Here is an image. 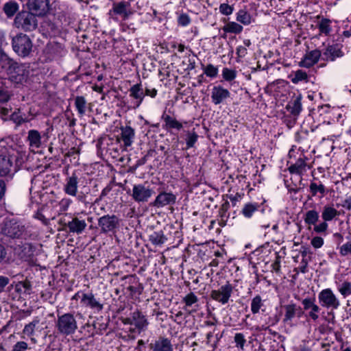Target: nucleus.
Wrapping results in <instances>:
<instances>
[{
  "instance_id": "1",
  "label": "nucleus",
  "mask_w": 351,
  "mask_h": 351,
  "mask_svg": "<svg viewBox=\"0 0 351 351\" xmlns=\"http://www.w3.org/2000/svg\"><path fill=\"white\" fill-rule=\"evenodd\" d=\"M2 60V68L6 69L12 82L21 84L26 80L29 71L24 64H19L9 58H3Z\"/></svg>"
},
{
  "instance_id": "2",
  "label": "nucleus",
  "mask_w": 351,
  "mask_h": 351,
  "mask_svg": "<svg viewBox=\"0 0 351 351\" xmlns=\"http://www.w3.org/2000/svg\"><path fill=\"white\" fill-rule=\"evenodd\" d=\"M55 328L57 332L61 335L68 336L74 334L77 329V323L73 313H58Z\"/></svg>"
},
{
  "instance_id": "3",
  "label": "nucleus",
  "mask_w": 351,
  "mask_h": 351,
  "mask_svg": "<svg viewBox=\"0 0 351 351\" xmlns=\"http://www.w3.org/2000/svg\"><path fill=\"white\" fill-rule=\"evenodd\" d=\"M19 157V153L14 150L0 155V177L11 176L17 171Z\"/></svg>"
},
{
  "instance_id": "4",
  "label": "nucleus",
  "mask_w": 351,
  "mask_h": 351,
  "mask_svg": "<svg viewBox=\"0 0 351 351\" xmlns=\"http://www.w3.org/2000/svg\"><path fill=\"white\" fill-rule=\"evenodd\" d=\"M121 219L114 214L100 217L97 225L101 234H115L121 227Z\"/></svg>"
},
{
  "instance_id": "5",
  "label": "nucleus",
  "mask_w": 351,
  "mask_h": 351,
  "mask_svg": "<svg viewBox=\"0 0 351 351\" xmlns=\"http://www.w3.org/2000/svg\"><path fill=\"white\" fill-rule=\"evenodd\" d=\"M12 45L14 52L21 57H28L32 52V41L26 34H19L14 36Z\"/></svg>"
},
{
  "instance_id": "6",
  "label": "nucleus",
  "mask_w": 351,
  "mask_h": 351,
  "mask_svg": "<svg viewBox=\"0 0 351 351\" xmlns=\"http://www.w3.org/2000/svg\"><path fill=\"white\" fill-rule=\"evenodd\" d=\"M36 16L37 15L32 12H23L16 15L14 23L17 27L21 28L24 31H32L37 27Z\"/></svg>"
},
{
  "instance_id": "7",
  "label": "nucleus",
  "mask_w": 351,
  "mask_h": 351,
  "mask_svg": "<svg viewBox=\"0 0 351 351\" xmlns=\"http://www.w3.org/2000/svg\"><path fill=\"white\" fill-rule=\"evenodd\" d=\"M318 300L321 306L332 310L340 306V302L331 289L322 290L318 294Z\"/></svg>"
},
{
  "instance_id": "8",
  "label": "nucleus",
  "mask_w": 351,
  "mask_h": 351,
  "mask_svg": "<svg viewBox=\"0 0 351 351\" xmlns=\"http://www.w3.org/2000/svg\"><path fill=\"white\" fill-rule=\"evenodd\" d=\"M232 292L233 286L229 282H227L218 289L212 290L210 297L221 304H226L228 302Z\"/></svg>"
},
{
  "instance_id": "9",
  "label": "nucleus",
  "mask_w": 351,
  "mask_h": 351,
  "mask_svg": "<svg viewBox=\"0 0 351 351\" xmlns=\"http://www.w3.org/2000/svg\"><path fill=\"white\" fill-rule=\"evenodd\" d=\"M343 45L339 43L328 44L322 51V60L327 62H335L337 58L344 56Z\"/></svg>"
},
{
  "instance_id": "10",
  "label": "nucleus",
  "mask_w": 351,
  "mask_h": 351,
  "mask_svg": "<svg viewBox=\"0 0 351 351\" xmlns=\"http://www.w3.org/2000/svg\"><path fill=\"white\" fill-rule=\"evenodd\" d=\"M80 179V173L79 171H75L71 175L68 174L64 180V192L70 196H77Z\"/></svg>"
},
{
  "instance_id": "11",
  "label": "nucleus",
  "mask_w": 351,
  "mask_h": 351,
  "mask_svg": "<svg viewBox=\"0 0 351 351\" xmlns=\"http://www.w3.org/2000/svg\"><path fill=\"white\" fill-rule=\"evenodd\" d=\"M134 12L131 9L130 2L120 1L118 3H112V8L109 12V15L111 18L114 19L113 15L120 16L123 20L128 19Z\"/></svg>"
},
{
  "instance_id": "12",
  "label": "nucleus",
  "mask_w": 351,
  "mask_h": 351,
  "mask_svg": "<svg viewBox=\"0 0 351 351\" xmlns=\"http://www.w3.org/2000/svg\"><path fill=\"white\" fill-rule=\"evenodd\" d=\"M154 194V191L149 186L139 184L134 185L132 197L136 202H147Z\"/></svg>"
},
{
  "instance_id": "13",
  "label": "nucleus",
  "mask_w": 351,
  "mask_h": 351,
  "mask_svg": "<svg viewBox=\"0 0 351 351\" xmlns=\"http://www.w3.org/2000/svg\"><path fill=\"white\" fill-rule=\"evenodd\" d=\"M25 226L14 219L7 221L2 229L3 234L9 237L19 238L25 232Z\"/></svg>"
},
{
  "instance_id": "14",
  "label": "nucleus",
  "mask_w": 351,
  "mask_h": 351,
  "mask_svg": "<svg viewBox=\"0 0 351 351\" xmlns=\"http://www.w3.org/2000/svg\"><path fill=\"white\" fill-rule=\"evenodd\" d=\"M282 308L284 310L282 322L286 324L291 325L293 318L295 317H300L303 314L302 308L293 302L282 306Z\"/></svg>"
},
{
  "instance_id": "15",
  "label": "nucleus",
  "mask_w": 351,
  "mask_h": 351,
  "mask_svg": "<svg viewBox=\"0 0 351 351\" xmlns=\"http://www.w3.org/2000/svg\"><path fill=\"white\" fill-rule=\"evenodd\" d=\"M64 53L62 45L56 42L49 43L43 50V54L46 59L49 61L63 56Z\"/></svg>"
},
{
  "instance_id": "16",
  "label": "nucleus",
  "mask_w": 351,
  "mask_h": 351,
  "mask_svg": "<svg viewBox=\"0 0 351 351\" xmlns=\"http://www.w3.org/2000/svg\"><path fill=\"white\" fill-rule=\"evenodd\" d=\"M117 141L122 142L125 148L132 146L135 140V130L130 125L121 126Z\"/></svg>"
},
{
  "instance_id": "17",
  "label": "nucleus",
  "mask_w": 351,
  "mask_h": 351,
  "mask_svg": "<svg viewBox=\"0 0 351 351\" xmlns=\"http://www.w3.org/2000/svg\"><path fill=\"white\" fill-rule=\"evenodd\" d=\"M64 226L69 229L70 233L81 234L85 230L87 223L82 217L74 216L71 217V219L65 223Z\"/></svg>"
},
{
  "instance_id": "18",
  "label": "nucleus",
  "mask_w": 351,
  "mask_h": 351,
  "mask_svg": "<svg viewBox=\"0 0 351 351\" xmlns=\"http://www.w3.org/2000/svg\"><path fill=\"white\" fill-rule=\"evenodd\" d=\"M307 160L308 158L303 155L298 158L293 163L289 162V166L288 167V170L290 173L296 174L302 177V176L310 168L307 165Z\"/></svg>"
},
{
  "instance_id": "19",
  "label": "nucleus",
  "mask_w": 351,
  "mask_h": 351,
  "mask_svg": "<svg viewBox=\"0 0 351 351\" xmlns=\"http://www.w3.org/2000/svg\"><path fill=\"white\" fill-rule=\"evenodd\" d=\"M81 304L85 307L90 308L97 312L101 311L104 308L103 304L101 303L99 299L95 297L92 292L82 293Z\"/></svg>"
},
{
  "instance_id": "20",
  "label": "nucleus",
  "mask_w": 351,
  "mask_h": 351,
  "mask_svg": "<svg viewBox=\"0 0 351 351\" xmlns=\"http://www.w3.org/2000/svg\"><path fill=\"white\" fill-rule=\"evenodd\" d=\"M176 196L169 192L162 191L156 196L155 200L151 203L152 206L162 208L167 205H172L176 203Z\"/></svg>"
},
{
  "instance_id": "21",
  "label": "nucleus",
  "mask_w": 351,
  "mask_h": 351,
  "mask_svg": "<svg viewBox=\"0 0 351 351\" xmlns=\"http://www.w3.org/2000/svg\"><path fill=\"white\" fill-rule=\"evenodd\" d=\"M302 304L304 311H308V316L313 321H317L319 318V312L320 307L315 304V298H306L302 300Z\"/></svg>"
},
{
  "instance_id": "22",
  "label": "nucleus",
  "mask_w": 351,
  "mask_h": 351,
  "mask_svg": "<svg viewBox=\"0 0 351 351\" xmlns=\"http://www.w3.org/2000/svg\"><path fill=\"white\" fill-rule=\"evenodd\" d=\"M29 10L37 16L45 15L49 10L48 0H28Z\"/></svg>"
},
{
  "instance_id": "23",
  "label": "nucleus",
  "mask_w": 351,
  "mask_h": 351,
  "mask_svg": "<svg viewBox=\"0 0 351 351\" xmlns=\"http://www.w3.org/2000/svg\"><path fill=\"white\" fill-rule=\"evenodd\" d=\"M132 321L133 325L136 326L138 334L145 331L149 324L145 315L138 309H136L132 312Z\"/></svg>"
},
{
  "instance_id": "24",
  "label": "nucleus",
  "mask_w": 351,
  "mask_h": 351,
  "mask_svg": "<svg viewBox=\"0 0 351 351\" xmlns=\"http://www.w3.org/2000/svg\"><path fill=\"white\" fill-rule=\"evenodd\" d=\"M130 97L132 98L133 108H137L140 106L145 97L144 89L141 83L132 86L129 89Z\"/></svg>"
},
{
  "instance_id": "25",
  "label": "nucleus",
  "mask_w": 351,
  "mask_h": 351,
  "mask_svg": "<svg viewBox=\"0 0 351 351\" xmlns=\"http://www.w3.org/2000/svg\"><path fill=\"white\" fill-rule=\"evenodd\" d=\"M322 58V51L319 49H314L307 51L300 62L303 67L310 68L315 64L320 58Z\"/></svg>"
},
{
  "instance_id": "26",
  "label": "nucleus",
  "mask_w": 351,
  "mask_h": 351,
  "mask_svg": "<svg viewBox=\"0 0 351 351\" xmlns=\"http://www.w3.org/2000/svg\"><path fill=\"white\" fill-rule=\"evenodd\" d=\"M230 97V91L221 86H215L212 89L211 99L215 105L223 103Z\"/></svg>"
},
{
  "instance_id": "27",
  "label": "nucleus",
  "mask_w": 351,
  "mask_h": 351,
  "mask_svg": "<svg viewBox=\"0 0 351 351\" xmlns=\"http://www.w3.org/2000/svg\"><path fill=\"white\" fill-rule=\"evenodd\" d=\"M149 348L153 351H173L171 341L162 336L158 337L154 343H150Z\"/></svg>"
},
{
  "instance_id": "28",
  "label": "nucleus",
  "mask_w": 351,
  "mask_h": 351,
  "mask_svg": "<svg viewBox=\"0 0 351 351\" xmlns=\"http://www.w3.org/2000/svg\"><path fill=\"white\" fill-rule=\"evenodd\" d=\"M12 96L11 92L7 88H0V114L2 117L8 116L10 107H8V102Z\"/></svg>"
},
{
  "instance_id": "29",
  "label": "nucleus",
  "mask_w": 351,
  "mask_h": 351,
  "mask_svg": "<svg viewBox=\"0 0 351 351\" xmlns=\"http://www.w3.org/2000/svg\"><path fill=\"white\" fill-rule=\"evenodd\" d=\"M161 119L165 123L162 125L163 128L168 132H171L173 129L180 131L183 128L182 123L178 121L176 118L166 114L165 112H163Z\"/></svg>"
},
{
  "instance_id": "30",
  "label": "nucleus",
  "mask_w": 351,
  "mask_h": 351,
  "mask_svg": "<svg viewBox=\"0 0 351 351\" xmlns=\"http://www.w3.org/2000/svg\"><path fill=\"white\" fill-rule=\"evenodd\" d=\"M309 193L310 195L308 196V199H311L313 197H316L317 194H319V198L324 197L328 193L326 186L322 183V182H311L309 185Z\"/></svg>"
},
{
  "instance_id": "31",
  "label": "nucleus",
  "mask_w": 351,
  "mask_h": 351,
  "mask_svg": "<svg viewBox=\"0 0 351 351\" xmlns=\"http://www.w3.org/2000/svg\"><path fill=\"white\" fill-rule=\"evenodd\" d=\"M286 109L293 117V123H295L296 117L300 114L302 110L301 97L298 96L291 99L287 105Z\"/></svg>"
},
{
  "instance_id": "32",
  "label": "nucleus",
  "mask_w": 351,
  "mask_h": 351,
  "mask_svg": "<svg viewBox=\"0 0 351 351\" xmlns=\"http://www.w3.org/2000/svg\"><path fill=\"white\" fill-rule=\"evenodd\" d=\"M339 211L332 206L326 204L323 206L322 210V219L325 221H331L339 215Z\"/></svg>"
},
{
  "instance_id": "33",
  "label": "nucleus",
  "mask_w": 351,
  "mask_h": 351,
  "mask_svg": "<svg viewBox=\"0 0 351 351\" xmlns=\"http://www.w3.org/2000/svg\"><path fill=\"white\" fill-rule=\"evenodd\" d=\"M27 141L32 148H39L41 145V136L40 132L36 130H30L28 132Z\"/></svg>"
},
{
  "instance_id": "34",
  "label": "nucleus",
  "mask_w": 351,
  "mask_h": 351,
  "mask_svg": "<svg viewBox=\"0 0 351 351\" xmlns=\"http://www.w3.org/2000/svg\"><path fill=\"white\" fill-rule=\"evenodd\" d=\"M331 21L326 18H322L321 21L317 23V27L319 32V35L329 36L332 32L330 25Z\"/></svg>"
},
{
  "instance_id": "35",
  "label": "nucleus",
  "mask_w": 351,
  "mask_h": 351,
  "mask_svg": "<svg viewBox=\"0 0 351 351\" xmlns=\"http://www.w3.org/2000/svg\"><path fill=\"white\" fill-rule=\"evenodd\" d=\"M167 240L162 230L156 231L149 236V241L154 245H161Z\"/></svg>"
},
{
  "instance_id": "36",
  "label": "nucleus",
  "mask_w": 351,
  "mask_h": 351,
  "mask_svg": "<svg viewBox=\"0 0 351 351\" xmlns=\"http://www.w3.org/2000/svg\"><path fill=\"white\" fill-rule=\"evenodd\" d=\"M319 218V214L316 210H308L304 217V223L308 226H314L317 223Z\"/></svg>"
},
{
  "instance_id": "37",
  "label": "nucleus",
  "mask_w": 351,
  "mask_h": 351,
  "mask_svg": "<svg viewBox=\"0 0 351 351\" xmlns=\"http://www.w3.org/2000/svg\"><path fill=\"white\" fill-rule=\"evenodd\" d=\"M261 206L258 203H247L241 210L242 215L246 218H251L253 214L260 208Z\"/></svg>"
},
{
  "instance_id": "38",
  "label": "nucleus",
  "mask_w": 351,
  "mask_h": 351,
  "mask_svg": "<svg viewBox=\"0 0 351 351\" xmlns=\"http://www.w3.org/2000/svg\"><path fill=\"white\" fill-rule=\"evenodd\" d=\"M87 101L84 97L77 96L75 98V106L77 110V113L80 117H83L86 111Z\"/></svg>"
},
{
  "instance_id": "39",
  "label": "nucleus",
  "mask_w": 351,
  "mask_h": 351,
  "mask_svg": "<svg viewBox=\"0 0 351 351\" xmlns=\"http://www.w3.org/2000/svg\"><path fill=\"white\" fill-rule=\"evenodd\" d=\"M19 4L14 1H10L3 5V10L8 17L13 16L18 11Z\"/></svg>"
},
{
  "instance_id": "40",
  "label": "nucleus",
  "mask_w": 351,
  "mask_h": 351,
  "mask_svg": "<svg viewBox=\"0 0 351 351\" xmlns=\"http://www.w3.org/2000/svg\"><path fill=\"white\" fill-rule=\"evenodd\" d=\"M237 20L245 25L250 24L252 17L250 13L245 10H240L237 14Z\"/></svg>"
},
{
  "instance_id": "41",
  "label": "nucleus",
  "mask_w": 351,
  "mask_h": 351,
  "mask_svg": "<svg viewBox=\"0 0 351 351\" xmlns=\"http://www.w3.org/2000/svg\"><path fill=\"white\" fill-rule=\"evenodd\" d=\"M198 301L197 296L193 292L189 293L182 298V302L185 304L184 309L191 307L193 305L197 306Z\"/></svg>"
},
{
  "instance_id": "42",
  "label": "nucleus",
  "mask_w": 351,
  "mask_h": 351,
  "mask_svg": "<svg viewBox=\"0 0 351 351\" xmlns=\"http://www.w3.org/2000/svg\"><path fill=\"white\" fill-rule=\"evenodd\" d=\"M290 77H291V82L295 84L299 83L300 82H302V81L307 82L308 81L307 73L305 71L300 70V69L293 73L290 75Z\"/></svg>"
},
{
  "instance_id": "43",
  "label": "nucleus",
  "mask_w": 351,
  "mask_h": 351,
  "mask_svg": "<svg viewBox=\"0 0 351 351\" xmlns=\"http://www.w3.org/2000/svg\"><path fill=\"white\" fill-rule=\"evenodd\" d=\"M264 306L263 300L261 295H257L252 298L251 302V311L253 314H257Z\"/></svg>"
},
{
  "instance_id": "44",
  "label": "nucleus",
  "mask_w": 351,
  "mask_h": 351,
  "mask_svg": "<svg viewBox=\"0 0 351 351\" xmlns=\"http://www.w3.org/2000/svg\"><path fill=\"white\" fill-rule=\"evenodd\" d=\"M223 30L227 33L239 34L243 31V27L236 22H229L223 26Z\"/></svg>"
},
{
  "instance_id": "45",
  "label": "nucleus",
  "mask_w": 351,
  "mask_h": 351,
  "mask_svg": "<svg viewBox=\"0 0 351 351\" xmlns=\"http://www.w3.org/2000/svg\"><path fill=\"white\" fill-rule=\"evenodd\" d=\"M337 289L343 298H346L351 295V282L345 280L338 285Z\"/></svg>"
},
{
  "instance_id": "46",
  "label": "nucleus",
  "mask_w": 351,
  "mask_h": 351,
  "mask_svg": "<svg viewBox=\"0 0 351 351\" xmlns=\"http://www.w3.org/2000/svg\"><path fill=\"white\" fill-rule=\"evenodd\" d=\"M38 323L39 319L38 318H35L32 322H29L28 324H26L23 330V334L28 337L32 336L34 333L35 328L38 324Z\"/></svg>"
},
{
  "instance_id": "47",
  "label": "nucleus",
  "mask_w": 351,
  "mask_h": 351,
  "mask_svg": "<svg viewBox=\"0 0 351 351\" xmlns=\"http://www.w3.org/2000/svg\"><path fill=\"white\" fill-rule=\"evenodd\" d=\"M198 138V135L195 132H188L186 134V148L193 147Z\"/></svg>"
},
{
  "instance_id": "48",
  "label": "nucleus",
  "mask_w": 351,
  "mask_h": 351,
  "mask_svg": "<svg viewBox=\"0 0 351 351\" xmlns=\"http://www.w3.org/2000/svg\"><path fill=\"white\" fill-rule=\"evenodd\" d=\"M155 155L156 151L154 149L148 150L147 154L143 158L136 161V163L134 165V169H137L138 167L145 165L149 158H152L155 156Z\"/></svg>"
},
{
  "instance_id": "49",
  "label": "nucleus",
  "mask_w": 351,
  "mask_h": 351,
  "mask_svg": "<svg viewBox=\"0 0 351 351\" xmlns=\"http://www.w3.org/2000/svg\"><path fill=\"white\" fill-rule=\"evenodd\" d=\"M222 76L226 81L230 82L236 78L237 71L226 67L223 69Z\"/></svg>"
},
{
  "instance_id": "50",
  "label": "nucleus",
  "mask_w": 351,
  "mask_h": 351,
  "mask_svg": "<svg viewBox=\"0 0 351 351\" xmlns=\"http://www.w3.org/2000/svg\"><path fill=\"white\" fill-rule=\"evenodd\" d=\"M204 73L208 77H215L218 74V69L209 64L204 68Z\"/></svg>"
},
{
  "instance_id": "51",
  "label": "nucleus",
  "mask_w": 351,
  "mask_h": 351,
  "mask_svg": "<svg viewBox=\"0 0 351 351\" xmlns=\"http://www.w3.org/2000/svg\"><path fill=\"white\" fill-rule=\"evenodd\" d=\"M21 288L24 289V292L30 294V291L32 289V284L30 281L25 280L22 282H19V284L16 285V289L17 291H21Z\"/></svg>"
},
{
  "instance_id": "52",
  "label": "nucleus",
  "mask_w": 351,
  "mask_h": 351,
  "mask_svg": "<svg viewBox=\"0 0 351 351\" xmlns=\"http://www.w3.org/2000/svg\"><path fill=\"white\" fill-rule=\"evenodd\" d=\"M328 228V225L327 223V221H322L319 224L315 223V225L313 226V231L317 234H323L326 233Z\"/></svg>"
},
{
  "instance_id": "53",
  "label": "nucleus",
  "mask_w": 351,
  "mask_h": 351,
  "mask_svg": "<svg viewBox=\"0 0 351 351\" xmlns=\"http://www.w3.org/2000/svg\"><path fill=\"white\" fill-rule=\"evenodd\" d=\"M234 340L236 343V346L243 350L246 342L244 335L242 333H236Z\"/></svg>"
},
{
  "instance_id": "54",
  "label": "nucleus",
  "mask_w": 351,
  "mask_h": 351,
  "mask_svg": "<svg viewBox=\"0 0 351 351\" xmlns=\"http://www.w3.org/2000/svg\"><path fill=\"white\" fill-rule=\"evenodd\" d=\"M127 289L130 292L132 295L135 294L141 295L143 291V286L142 284L138 283L136 286H129Z\"/></svg>"
},
{
  "instance_id": "55",
  "label": "nucleus",
  "mask_w": 351,
  "mask_h": 351,
  "mask_svg": "<svg viewBox=\"0 0 351 351\" xmlns=\"http://www.w3.org/2000/svg\"><path fill=\"white\" fill-rule=\"evenodd\" d=\"M339 254L342 256L351 254V242H347L342 245L339 248Z\"/></svg>"
},
{
  "instance_id": "56",
  "label": "nucleus",
  "mask_w": 351,
  "mask_h": 351,
  "mask_svg": "<svg viewBox=\"0 0 351 351\" xmlns=\"http://www.w3.org/2000/svg\"><path fill=\"white\" fill-rule=\"evenodd\" d=\"M219 12L223 15H230L233 12V7L228 5V3H221L219 5Z\"/></svg>"
},
{
  "instance_id": "57",
  "label": "nucleus",
  "mask_w": 351,
  "mask_h": 351,
  "mask_svg": "<svg viewBox=\"0 0 351 351\" xmlns=\"http://www.w3.org/2000/svg\"><path fill=\"white\" fill-rule=\"evenodd\" d=\"M294 272H296V274H298L299 272H302V274H306L308 272V261L306 258H302L300 266L299 267L295 268L293 269Z\"/></svg>"
},
{
  "instance_id": "58",
  "label": "nucleus",
  "mask_w": 351,
  "mask_h": 351,
  "mask_svg": "<svg viewBox=\"0 0 351 351\" xmlns=\"http://www.w3.org/2000/svg\"><path fill=\"white\" fill-rule=\"evenodd\" d=\"M178 23L181 26H186L191 23L190 17L188 14L182 13L179 16Z\"/></svg>"
},
{
  "instance_id": "59",
  "label": "nucleus",
  "mask_w": 351,
  "mask_h": 351,
  "mask_svg": "<svg viewBox=\"0 0 351 351\" xmlns=\"http://www.w3.org/2000/svg\"><path fill=\"white\" fill-rule=\"evenodd\" d=\"M11 119L17 124H21L23 122H25V119L23 117L21 114L20 110L18 109V112H13L11 116Z\"/></svg>"
},
{
  "instance_id": "60",
  "label": "nucleus",
  "mask_w": 351,
  "mask_h": 351,
  "mask_svg": "<svg viewBox=\"0 0 351 351\" xmlns=\"http://www.w3.org/2000/svg\"><path fill=\"white\" fill-rule=\"evenodd\" d=\"M72 203V200L69 198H63L59 202L60 210L62 212L67 210L68 208Z\"/></svg>"
},
{
  "instance_id": "61",
  "label": "nucleus",
  "mask_w": 351,
  "mask_h": 351,
  "mask_svg": "<svg viewBox=\"0 0 351 351\" xmlns=\"http://www.w3.org/2000/svg\"><path fill=\"white\" fill-rule=\"evenodd\" d=\"M28 348V344L25 341H18L12 348V351H26Z\"/></svg>"
},
{
  "instance_id": "62",
  "label": "nucleus",
  "mask_w": 351,
  "mask_h": 351,
  "mask_svg": "<svg viewBox=\"0 0 351 351\" xmlns=\"http://www.w3.org/2000/svg\"><path fill=\"white\" fill-rule=\"evenodd\" d=\"M311 243L315 248H319L324 244V239L320 237H315L311 239Z\"/></svg>"
},
{
  "instance_id": "63",
  "label": "nucleus",
  "mask_w": 351,
  "mask_h": 351,
  "mask_svg": "<svg viewBox=\"0 0 351 351\" xmlns=\"http://www.w3.org/2000/svg\"><path fill=\"white\" fill-rule=\"evenodd\" d=\"M112 186L110 184H108L102 191L99 195V197L96 199V202L101 201L108 194L112 191Z\"/></svg>"
},
{
  "instance_id": "64",
  "label": "nucleus",
  "mask_w": 351,
  "mask_h": 351,
  "mask_svg": "<svg viewBox=\"0 0 351 351\" xmlns=\"http://www.w3.org/2000/svg\"><path fill=\"white\" fill-rule=\"evenodd\" d=\"M341 206L348 210H351V196H347L346 198L342 202Z\"/></svg>"
}]
</instances>
